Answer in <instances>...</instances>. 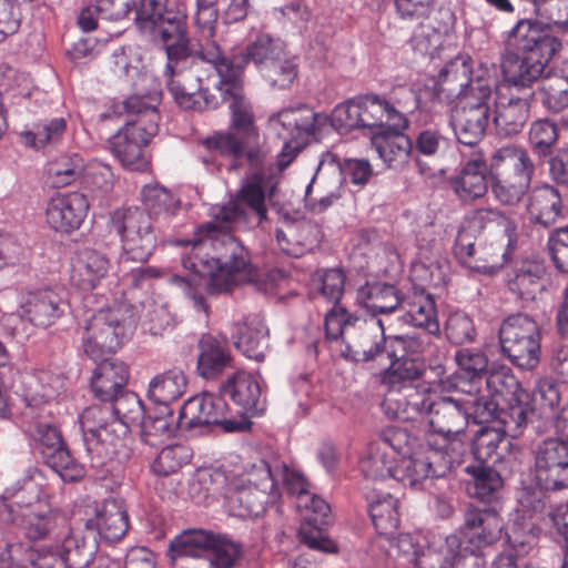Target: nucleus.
I'll return each mask as SVG.
<instances>
[{
    "label": "nucleus",
    "mask_w": 568,
    "mask_h": 568,
    "mask_svg": "<svg viewBox=\"0 0 568 568\" xmlns=\"http://www.w3.org/2000/svg\"><path fill=\"white\" fill-rule=\"evenodd\" d=\"M211 209L212 222L201 225L197 239L192 243L190 252L182 258L184 268L193 272L186 277L174 275L172 283L193 302V306L209 315L210 306L201 293L202 277H206L205 291L212 296L227 294L234 287L256 281L260 288L273 292L288 281L284 270L273 268L260 275L252 265L247 250L232 234L235 231L248 229L253 221L262 223L266 215L258 220L246 203L240 209L245 213L244 222L222 220L216 211Z\"/></svg>",
    "instance_id": "f257e3e1"
},
{
    "label": "nucleus",
    "mask_w": 568,
    "mask_h": 568,
    "mask_svg": "<svg viewBox=\"0 0 568 568\" xmlns=\"http://www.w3.org/2000/svg\"><path fill=\"white\" fill-rule=\"evenodd\" d=\"M219 81L215 84L230 112V128L226 132H216L202 141L206 150L231 159V169H237L245 160L251 169L234 200L216 211L222 220L244 222L245 213L240 204L246 203L258 220L265 216L266 195L272 199L276 192L277 174L268 152L261 140L255 123V112L251 100L244 92V79H241V65L227 69L222 64L214 69Z\"/></svg>",
    "instance_id": "f03ea898"
},
{
    "label": "nucleus",
    "mask_w": 568,
    "mask_h": 568,
    "mask_svg": "<svg viewBox=\"0 0 568 568\" xmlns=\"http://www.w3.org/2000/svg\"><path fill=\"white\" fill-rule=\"evenodd\" d=\"M561 49V41L549 26L524 19L509 31L501 55V71L507 83L529 88L545 77L546 68Z\"/></svg>",
    "instance_id": "7ed1b4c3"
},
{
    "label": "nucleus",
    "mask_w": 568,
    "mask_h": 568,
    "mask_svg": "<svg viewBox=\"0 0 568 568\" xmlns=\"http://www.w3.org/2000/svg\"><path fill=\"white\" fill-rule=\"evenodd\" d=\"M400 417H426L433 432L446 442L444 449L460 460L465 450L464 436L469 424V403L458 396H437L429 392L410 390L400 404Z\"/></svg>",
    "instance_id": "20e7f679"
},
{
    "label": "nucleus",
    "mask_w": 568,
    "mask_h": 568,
    "mask_svg": "<svg viewBox=\"0 0 568 568\" xmlns=\"http://www.w3.org/2000/svg\"><path fill=\"white\" fill-rule=\"evenodd\" d=\"M325 331L327 338L344 341L343 356L348 361L367 363L383 352L387 353V336L382 318L368 322L343 306H335L325 315Z\"/></svg>",
    "instance_id": "39448f33"
},
{
    "label": "nucleus",
    "mask_w": 568,
    "mask_h": 568,
    "mask_svg": "<svg viewBox=\"0 0 568 568\" xmlns=\"http://www.w3.org/2000/svg\"><path fill=\"white\" fill-rule=\"evenodd\" d=\"M491 193L503 205L515 206L530 187L535 164L528 152L517 145H506L490 159Z\"/></svg>",
    "instance_id": "423d86ee"
},
{
    "label": "nucleus",
    "mask_w": 568,
    "mask_h": 568,
    "mask_svg": "<svg viewBox=\"0 0 568 568\" xmlns=\"http://www.w3.org/2000/svg\"><path fill=\"white\" fill-rule=\"evenodd\" d=\"M49 414L23 410V430L34 442L47 466L62 480L77 481L84 476V467L72 457L61 432L49 420Z\"/></svg>",
    "instance_id": "0eeeda50"
},
{
    "label": "nucleus",
    "mask_w": 568,
    "mask_h": 568,
    "mask_svg": "<svg viewBox=\"0 0 568 568\" xmlns=\"http://www.w3.org/2000/svg\"><path fill=\"white\" fill-rule=\"evenodd\" d=\"M491 87L481 81L460 98L450 115V125L457 141L467 146L477 145L491 123Z\"/></svg>",
    "instance_id": "6e6552de"
},
{
    "label": "nucleus",
    "mask_w": 568,
    "mask_h": 568,
    "mask_svg": "<svg viewBox=\"0 0 568 568\" xmlns=\"http://www.w3.org/2000/svg\"><path fill=\"white\" fill-rule=\"evenodd\" d=\"M541 332L535 318L526 313L510 314L499 327L501 353L520 369H534L540 361Z\"/></svg>",
    "instance_id": "1a4fd4ad"
},
{
    "label": "nucleus",
    "mask_w": 568,
    "mask_h": 568,
    "mask_svg": "<svg viewBox=\"0 0 568 568\" xmlns=\"http://www.w3.org/2000/svg\"><path fill=\"white\" fill-rule=\"evenodd\" d=\"M555 427L561 437L547 438L535 450V478L542 488L561 490L568 488V405Z\"/></svg>",
    "instance_id": "9d476101"
},
{
    "label": "nucleus",
    "mask_w": 568,
    "mask_h": 568,
    "mask_svg": "<svg viewBox=\"0 0 568 568\" xmlns=\"http://www.w3.org/2000/svg\"><path fill=\"white\" fill-rule=\"evenodd\" d=\"M486 390L500 400L501 417L507 428L513 433H521L527 425L528 416L532 414L529 395L506 365H494L485 376Z\"/></svg>",
    "instance_id": "9b49d317"
},
{
    "label": "nucleus",
    "mask_w": 568,
    "mask_h": 568,
    "mask_svg": "<svg viewBox=\"0 0 568 568\" xmlns=\"http://www.w3.org/2000/svg\"><path fill=\"white\" fill-rule=\"evenodd\" d=\"M111 225L121 237L123 258L146 262L156 244L150 213L139 207L118 209Z\"/></svg>",
    "instance_id": "f8f14e48"
},
{
    "label": "nucleus",
    "mask_w": 568,
    "mask_h": 568,
    "mask_svg": "<svg viewBox=\"0 0 568 568\" xmlns=\"http://www.w3.org/2000/svg\"><path fill=\"white\" fill-rule=\"evenodd\" d=\"M248 485L230 490L226 507L232 516L251 518L262 515L268 504H274L281 496L274 490V479L267 468V462L261 460L248 474Z\"/></svg>",
    "instance_id": "ddd939ff"
},
{
    "label": "nucleus",
    "mask_w": 568,
    "mask_h": 568,
    "mask_svg": "<svg viewBox=\"0 0 568 568\" xmlns=\"http://www.w3.org/2000/svg\"><path fill=\"white\" fill-rule=\"evenodd\" d=\"M130 324L120 307L100 310L85 326L83 351L93 362L114 354L128 337Z\"/></svg>",
    "instance_id": "4468645a"
},
{
    "label": "nucleus",
    "mask_w": 568,
    "mask_h": 568,
    "mask_svg": "<svg viewBox=\"0 0 568 568\" xmlns=\"http://www.w3.org/2000/svg\"><path fill=\"white\" fill-rule=\"evenodd\" d=\"M201 54L213 63V69H219L222 64H225L227 69L233 68L235 64L241 65V79H243L245 67L250 61L261 72L264 68L283 58L287 52L281 39L263 33L257 36L246 47L245 52L227 55L219 42L210 41L202 49Z\"/></svg>",
    "instance_id": "2eb2a0df"
},
{
    "label": "nucleus",
    "mask_w": 568,
    "mask_h": 568,
    "mask_svg": "<svg viewBox=\"0 0 568 568\" xmlns=\"http://www.w3.org/2000/svg\"><path fill=\"white\" fill-rule=\"evenodd\" d=\"M460 463L447 449L437 448L428 440L418 450L402 456L396 463L395 480L405 486L416 487L430 477L445 476L455 464Z\"/></svg>",
    "instance_id": "dca6fc26"
},
{
    "label": "nucleus",
    "mask_w": 568,
    "mask_h": 568,
    "mask_svg": "<svg viewBox=\"0 0 568 568\" xmlns=\"http://www.w3.org/2000/svg\"><path fill=\"white\" fill-rule=\"evenodd\" d=\"M229 406L222 396L204 392L189 398L180 409L181 430L210 425L221 426L224 432H241L246 428L244 419L227 418Z\"/></svg>",
    "instance_id": "f3484780"
},
{
    "label": "nucleus",
    "mask_w": 568,
    "mask_h": 568,
    "mask_svg": "<svg viewBox=\"0 0 568 568\" xmlns=\"http://www.w3.org/2000/svg\"><path fill=\"white\" fill-rule=\"evenodd\" d=\"M454 254L456 258L473 271L484 274L497 273L508 261V252L503 242L490 241L470 232H459Z\"/></svg>",
    "instance_id": "a211bd4d"
},
{
    "label": "nucleus",
    "mask_w": 568,
    "mask_h": 568,
    "mask_svg": "<svg viewBox=\"0 0 568 568\" xmlns=\"http://www.w3.org/2000/svg\"><path fill=\"white\" fill-rule=\"evenodd\" d=\"M148 126L125 124L110 140L109 144L113 154L121 164L131 171L144 172L150 168L151 155L148 144L158 134L154 122L149 121Z\"/></svg>",
    "instance_id": "6ab92c4d"
},
{
    "label": "nucleus",
    "mask_w": 568,
    "mask_h": 568,
    "mask_svg": "<svg viewBox=\"0 0 568 568\" xmlns=\"http://www.w3.org/2000/svg\"><path fill=\"white\" fill-rule=\"evenodd\" d=\"M503 521L493 508L467 507L464 513V524L460 527L462 550L468 556L500 539Z\"/></svg>",
    "instance_id": "aec40b11"
},
{
    "label": "nucleus",
    "mask_w": 568,
    "mask_h": 568,
    "mask_svg": "<svg viewBox=\"0 0 568 568\" xmlns=\"http://www.w3.org/2000/svg\"><path fill=\"white\" fill-rule=\"evenodd\" d=\"M504 87L496 92L494 101V115L491 123L495 126L497 135L510 138L521 132L530 116V98L532 92H525L518 95L507 88L508 93L504 92Z\"/></svg>",
    "instance_id": "412c9836"
},
{
    "label": "nucleus",
    "mask_w": 568,
    "mask_h": 568,
    "mask_svg": "<svg viewBox=\"0 0 568 568\" xmlns=\"http://www.w3.org/2000/svg\"><path fill=\"white\" fill-rule=\"evenodd\" d=\"M298 507L306 510L304 521L298 529L301 542L311 549L334 552L335 544L324 532V526L329 523V505L323 498L307 493L302 495Z\"/></svg>",
    "instance_id": "4be33fe9"
},
{
    "label": "nucleus",
    "mask_w": 568,
    "mask_h": 568,
    "mask_svg": "<svg viewBox=\"0 0 568 568\" xmlns=\"http://www.w3.org/2000/svg\"><path fill=\"white\" fill-rule=\"evenodd\" d=\"M334 155L327 154L320 163L315 175L306 187L305 201L312 211L322 213L338 201L345 189L341 171L334 165Z\"/></svg>",
    "instance_id": "5701e85b"
},
{
    "label": "nucleus",
    "mask_w": 568,
    "mask_h": 568,
    "mask_svg": "<svg viewBox=\"0 0 568 568\" xmlns=\"http://www.w3.org/2000/svg\"><path fill=\"white\" fill-rule=\"evenodd\" d=\"M207 42L196 40V48H186L181 44L166 47L169 61L165 74L168 75V87L194 88L209 92V87L205 85L204 80L199 75L197 65L186 67V60L190 57H196L213 68V63L201 54L202 49H204Z\"/></svg>",
    "instance_id": "b1692460"
},
{
    "label": "nucleus",
    "mask_w": 568,
    "mask_h": 568,
    "mask_svg": "<svg viewBox=\"0 0 568 568\" xmlns=\"http://www.w3.org/2000/svg\"><path fill=\"white\" fill-rule=\"evenodd\" d=\"M3 520L21 526L26 537L32 541H58L62 530L67 528V518L49 504L36 506L29 511Z\"/></svg>",
    "instance_id": "393cba45"
},
{
    "label": "nucleus",
    "mask_w": 568,
    "mask_h": 568,
    "mask_svg": "<svg viewBox=\"0 0 568 568\" xmlns=\"http://www.w3.org/2000/svg\"><path fill=\"white\" fill-rule=\"evenodd\" d=\"M89 210L87 196L72 192L52 197L47 205V223L55 231L71 233L78 230Z\"/></svg>",
    "instance_id": "a878e982"
},
{
    "label": "nucleus",
    "mask_w": 568,
    "mask_h": 568,
    "mask_svg": "<svg viewBox=\"0 0 568 568\" xmlns=\"http://www.w3.org/2000/svg\"><path fill=\"white\" fill-rule=\"evenodd\" d=\"M21 307L33 325L48 327L65 314L69 303L62 292L44 287L28 292Z\"/></svg>",
    "instance_id": "bb28decb"
},
{
    "label": "nucleus",
    "mask_w": 568,
    "mask_h": 568,
    "mask_svg": "<svg viewBox=\"0 0 568 568\" xmlns=\"http://www.w3.org/2000/svg\"><path fill=\"white\" fill-rule=\"evenodd\" d=\"M220 392L229 396L240 407L242 414L255 416L265 410L262 387L246 372L234 373L220 386Z\"/></svg>",
    "instance_id": "cd10ccee"
},
{
    "label": "nucleus",
    "mask_w": 568,
    "mask_h": 568,
    "mask_svg": "<svg viewBox=\"0 0 568 568\" xmlns=\"http://www.w3.org/2000/svg\"><path fill=\"white\" fill-rule=\"evenodd\" d=\"M80 426L84 446H90L95 450H98V443H100L99 432L101 429L109 427L104 440L106 449L112 447L118 432H125V426L114 417L108 405H93L85 408L80 415Z\"/></svg>",
    "instance_id": "c85d7f7f"
},
{
    "label": "nucleus",
    "mask_w": 568,
    "mask_h": 568,
    "mask_svg": "<svg viewBox=\"0 0 568 568\" xmlns=\"http://www.w3.org/2000/svg\"><path fill=\"white\" fill-rule=\"evenodd\" d=\"M479 557L468 556L462 550L458 536L446 538L438 548H427L416 558V568H479Z\"/></svg>",
    "instance_id": "c756f323"
},
{
    "label": "nucleus",
    "mask_w": 568,
    "mask_h": 568,
    "mask_svg": "<svg viewBox=\"0 0 568 568\" xmlns=\"http://www.w3.org/2000/svg\"><path fill=\"white\" fill-rule=\"evenodd\" d=\"M275 237L284 253L298 257L320 243V230L306 220H284L276 227Z\"/></svg>",
    "instance_id": "7c9ffc66"
},
{
    "label": "nucleus",
    "mask_w": 568,
    "mask_h": 568,
    "mask_svg": "<svg viewBox=\"0 0 568 568\" xmlns=\"http://www.w3.org/2000/svg\"><path fill=\"white\" fill-rule=\"evenodd\" d=\"M452 24L453 16L447 10L427 16L417 23L412 32L409 38L412 49L422 55H433L442 45Z\"/></svg>",
    "instance_id": "2f4dec72"
},
{
    "label": "nucleus",
    "mask_w": 568,
    "mask_h": 568,
    "mask_svg": "<svg viewBox=\"0 0 568 568\" xmlns=\"http://www.w3.org/2000/svg\"><path fill=\"white\" fill-rule=\"evenodd\" d=\"M91 378V389L97 398L102 402H109L120 392L125 389L129 381V367L118 358L104 356L95 362Z\"/></svg>",
    "instance_id": "473e14b6"
},
{
    "label": "nucleus",
    "mask_w": 568,
    "mask_h": 568,
    "mask_svg": "<svg viewBox=\"0 0 568 568\" xmlns=\"http://www.w3.org/2000/svg\"><path fill=\"white\" fill-rule=\"evenodd\" d=\"M85 528L98 534L108 541H118L129 530V516L124 503L120 499H105L97 509L94 518L85 523Z\"/></svg>",
    "instance_id": "72a5a7b5"
},
{
    "label": "nucleus",
    "mask_w": 568,
    "mask_h": 568,
    "mask_svg": "<svg viewBox=\"0 0 568 568\" xmlns=\"http://www.w3.org/2000/svg\"><path fill=\"white\" fill-rule=\"evenodd\" d=\"M59 554L71 568H85L93 560L98 542L93 530L67 528L62 530Z\"/></svg>",
    "instance_id": "f704fd0d"
},
{
    "label": "nucleus",
    "mask_w": 568,
    "mask_h": 568,
    "mask_svg": "<svg viewBox=\"0 0 568 568\" xmlns=\"http://www.w3.org/2000/svg\"><path fill=\"white\" fill-rule=\"evenodd\" d=\"M547 490L539 485L538 487L526 488L519 498V503L529 518L535 520V529L552 536L554 526L558 525L562 506L554 508L550 505Z\"/></svg>",
    "instance_id": "c9c22d12"
},
{
    "label": "nucleus",
    "mask_w": 568,
    "mask_h": 568,
    "mask_svg": "<svg viewBox=\"0 0 568 568\" xmlns=\"http://www.w3.org/2000/svg\"><path fill=\"white\" fill-rule=\"evenodd\" d=\"M404 298L395 285L383 282L367 283L357 291L358 303L372 316L399 313Z\"/></svg>",
    "instance_id": "e433bc0d"
},
{
    "label": "nucleus",
    "mask_w": 568,
    "mask_h": 568,
    "mask_svg": "<svg viewBox=\"0 0 568 568\" xmlns=\"http://www.w3.org/2000/svg\"><path fill=\"white\" fill-rule=\"evenodd\" d=\"M235 346L246 357L262 362L268 348V328L258 314H251L235 324Z\"/></svg>",
    "instance_id": "4c0bfd02"
},
{
    "label": "nucleus",
    "mask_w": 568,
    "mask_h": 568,
    "mask_svg": "<svg viewBox=\"0 0 568 568\" xmlns=\"http://www.w3.org/2000/svg\"><path fill=\"white\" fill-rule=\"evenodd\" d=\"M487 163L481 155L468 160L460 172L449 179V184L456 195L465 202L484 196L488 190Z\"/></svg>",
    "instance_id": "58836bf2"
},
{
    "label": "nucleus",
    "mask_w": 568,
    "mask_h": 568,
    "mask_svg": "<svg viewBox=\"0 0 568 568\" xmlns=\"http://www.w3.org/2000/svg\"><path fill=\"white\" fill-rule=\"evenodd\" d=\"M23 400L24 410L34 413L48 412L47 404L54 399L63 387V379L59 374L50 371H38L26 381Z\"/></svg>",
    "instance_id": "ea45409f"
},
{
    "label": "nucleus",
    "mask_w": 568,
    "mask_h": 568,
    "mask_svg": "<svg viewBox=\"0 0 568 568\" xmlns=\"http://www.w3.org/2000/svg\"><path fill=\"white\" fill-rule=\"evenodd\" d=\"M364 489L374 527L381 535L392 536L399 526L398 500L376 487L366 485Z\"/></svg>",
    "instance_id": "a19ab883"
},
{
    "label": "nucleus",
    "mask_w": 568,
    "mask_h": 568,
    "mask_svg": "<svg viewBox=\"0 0 568 568\" xmlns=\"http://www.w3.org/2000/svg\"><path fill=\"white\" fill-rule=\"evenodd\" d=\"M521 433L513 434L506 425L480 428L473 440V454L481 464L501 463L504 453L510 445L506 436L517 437Z\"/></svg>",
    "instance_id": "79ce46f5"
},
{
    "label": "nucleus",
    "mask_w": 568,
    "mask_h": 568,
    "mask_svg": "<svg viewBox=\"0 0 568 568\" xmlns=\"http://www.w3.org/2000/svg\"><path fill=\"white\" fill-rule=\"evenodd\" d=\"M43 476L36 469L28 470L26 477L18 481L19 487L12 493V501L3 506L2 519L29 511L33 507L48 504L43 498Z\"/></svg>",
    "instance_id": "37998d69"
},
{
    "label": "nucleus",
    "mask_w": 568,
    "mask_h": 568,
    "mask_svg": "<svg viewBox=\"0 0 568 568\" xmlns=\"http://www.w3.org/2000/svg\"><path fill=\"white\" fill-rule=\"evenodd\" d=\"M434 355L438 368L442 367V358L445 354L434 344L429 335H389L387 336L388 358H419L420 355Z\"/></svg>",
    "instance_id": "c03bdc74"
},
{
    "label": "nucleus",
    "mask_w": 568,
    "mask_h": 568,
    "mask_svg": "<svg viewBox=\"0 0 568 568\" xmlns=\"http://www.w3.org/2000/svg\"><path fill=\"white\" fill-rule=\"evenodd\" d=\"M108 256L94 248L85 247L78 253L72 280L83 291L93 290L109 273Z\"/></svg>",
    "instance_id": "a18cd8bd"
},
{
    "label": "nucleus",
    "mask_w": 568,
    "mask_h": 568,
    "mask_svg": "<svg viewBox=\"0 0 568 568\" xmlns=\"http://www.w3.org/2000/svg\"><path fill=\"white\" fill-rule=\"evenodd\" d=\"M546 264L540 260H525L508 280L509 290L520 298L532 301L545 288Z\"/></svg>",
    "instance_id": "49530a36"
},
{
    "label": "nucleus",
    "mask_w": 568,
    "mask_h": 568,
    "mask_svg": "<svg viewBox=\"0 0 568 568\" xmlns=\"http://www.w3.org/2000/svg\"><path fill=\"white\" fill-rule=\"evenodd\" d=\"M403 131L404 130L376 131L372 136V145L379 158L388 166L394 169L404 165L413 151V143Z\"/></svg>",
    "instance_id": "de8ad7c7"
},
{
    "label": "nucleus",
    "mask_w": 568,
    "mask_h": 568,
    "mask_svg": "<svg viewBox=\"0 0 568 568\" xmlns=\"http://www.w3.org/2000/svg\"><path fill=\"white\" fill-rule=\"evenodd\" d=\"M197 372L209 379L215 378L231 364V355L225 342L213 335H203L199 341Z\"/></svg>",
    "instance_id": "09e8293b"
},
{
    "label": "nucleus",
    "mask_w": 568,
    "mask_h": 568,
    "mask_svg": "<svg viewBox=\"0 0 568 568\" xmlns=\"http://www.w3.org/2000/svg\"><path fill=\"white\" fill-rule=\"evenodd\" d=\"M399 313L405 323L424 328L429 335L440 332L435 301L429 294H414L412 298H404Z\"/></svg>",
    "instance_id": "8fccbe9b"
},
{
    "label": "nucleus",
    "mask_w": 568,
    "mask_h": 568,
    "mask_svg": "<svg viewBox=\"0 0 568 568\" xmlns=\"http://www.w3.org/2000/svg\"><path fill=\"white\" fill-rule=\"evenodd\" d=\"M527 210L539 224L549 226L561 214V196L551 185L535 187L528 197Z\"/></svg>",
    "instance_id": "3c124183"
},
{
    "label": "nucleus",
    "mask_w": 568,
    "mask_h": 568,
    "mask_svg": "<svg viewBox=\"0 0 568 568\" xmlns=\"http://www.w3.org/2000/svg\"><path fill=\"white\" fill-rule=\"evenodd\" d=\"M219 535L204 529H187L171 540L169 556L176 561L184 557H199L202 551H210Z\"/></svg>",
    "instance_id": "603ef678"
},
{
    "label": "nucleus",
    "mask_w": 568,
    "mask_h": 568,
    "mask_svg": "<svg viewBox=\"0 0 568 568\" xmlns=\"http://www.w3.org/2000/svg\"><path fill=\"white\" fill-rule=\"evenodd\" d=\"M219 535L204 529H187L171 540L169 556L176 561L184 557H199L202 551H210Z\"/></svg>",
    "instance_id": "864d4df0"
},
{
    "label": "nucleus",
    "mask_w": 568,
    "mask_h": 568,
    "mask_svg": "<svg viewBox=\"0 0 568 568\" xmlns=\"http://www.w3.org/2000/svg\"><path fill=\"white\" fill-rule=\"evenodd\" d=\"M219 535L204 529H187L171 540L169 556L176 561L184 557H199L202 551H210Z\"/></svg>",
    "instance_id": "5fc2aeb1"
},
{
    "label": "nucleus",
    "mask_w": 568,
    "mask_h": 568,
    "mask_svg": "<svg viewBox=\"0 0 568 568\" xmlns=\"http://www.w3.org/2000/svg\"><path fill=\"white\" fill-rule=\"evenodd\" d=\"M363 128L384 130H400V116L392 113L390 104L385 98L376 94H366L361 99Z\"/></svg>",
    "instance_id": "6e6d98bb"
},
{
    "label": "nucleus",
    "mask_w": 568,
    "mask_h": 568,
    "mask_svg": "<svg viewBox=\"0 0 568 568\" xmlns=\"http://www.w3.org/2000/svg\"><path fill=\"white\" fill-rule=\"evenodd\" d=\"M141 437L150 446H158L181 429L179 417L175 419L168 406L159 407L154 415L142 418Z\"/></svg>",
    "instance_id": "4d7b16f0"
},
{
    "label": "nucleus",
    "mask_w": 568,
    "mask_h": 568,
    "mask_svg": "<svg viewBox=\"0 0 568 568\" xmlns=\"http://www.w3.org/2000/svg\"><path fill=\"white\" fill-rule=\"evenodd\" d=\"M186 389V377L181 369H170L161 375L155 376L149 385V397L159 407L180 398Z\"/></svg>",
    "instance_id": "13d9d810"
},
{
    "label": "nucleus",
    "mask_w": 568,
    "mask_h": 568,
    "mask_svg": "<svg viewBox=\"0 0 568 568\" xmlns=\"http://www.w3.org/2000/svg\"><path fill=\"white\" fill-rule=\"evenodd\" d=\"M154 40H162L164 43L172 41L170 45H183L196 48V40L186 38V16L181 11L170 10L155 23L154 30H149Z\"/></svg>",
    "instance_id": "bf43d9fd"
},
{
    "label": "nucleus",
    "mask_w": 568,
    "mask_h": 568,
    "mask_svg": "<svg viewBox=\"0 0 568 568\" xmlns=\"http://www.w3.org/2000/svg\"><path fill=\"white\" fill-rule=\"evenodd\" d=\"M471 69L468 62L462 58L450 60L438 74V85L440 91H447L450 95L463 97L470 90Z\"/></svg>",
    "instance_id": "052dcab7"
},
{
    "label": "nucleus",
    "mask_w": 568,
    "mask_h": 568,
    "mask_svg": "<svg viewBox=\"0 0 568 568\" xmlns=\"http://www.w3.org/2000/svg\"><path fill=\"white\" fill-rule=\"evenodd\" d=\"M398 459L385 452L384 445L371 444L368 454L361 460V470L366 479L384 480L395 479L396 463Z\"/></svg>",
    "instance_id": "680f3d73"
},
{
    "label": "nucleus",
    "mask_w": 568,
    "mask_h": 568,
    "mask_svg": "<svg viewBox=\"0 0 568 568\" xmlns=\"http://www.w3.org/2000/svg\"><path fill=\"white\" fill-rule=\"evenodd\" d=\"M455 361L459 369L470 382L469 388H462V390L468 395H471L475 390L478 392L479 387L477 385L489 372L488 358L485 353L477 349L463 348L456 352Z\"/></svg>",
    "instance_id": "e2e57ef3"
},
{
    "label": "nucleus",
    "mask_w": 568,
    "mask_h": 568,
    "mask_svg": "<svg viewBox=\"0 0 568 568\" xmlns=\"http://www.w3.org/2000/svg\"><path fill=\"white\" fill-rule=\"evenodd\" d=\"M84 161L79 154L62 155L48 166V175L52 186L64 187L83 178Z\"/></svg>",
    "instance_id": "0e129e2a"
},
{
    "label": "nucleus",
    "mask_w": 568,
    "mask_h": 568,
    "mask_svg": "<svg viewBox=\"0 0 568 568\" xmlns=\"http://www.w3.org/2000/svg\"><path fill=\"white\" fill-rule=\"evenodd\" d=\"M389 359L390 365L383 375V383L392 388L417 381L425 374L426 365L420 358Z\"/></svg>",
    "instance_id": "69168bd1"
},
{
    "label": "nucleus",
    "mask_w": 568,
    "mask_h": 568,
    "mask_svg": "<svg viewBox=\"0 0 568 568\" xmlns=\"http://www.w3.org/2000/svg\"><path fill=\"white\" fill-rule=\"evenodd\" d=\"M538 94L546 109L560 112L568 108V79L561 75H545L538 89Z\"/></svg>",
    "instance_id": "338daca9"
},
{
    "label": "nucleus",
    "mask_w": 568,
    "mask_h": 568,
    "mask_svg": "<svg viewBox=\"0 0 568 568\" xmlns=\"http://www.w3.org/2000/svg\"><path fill=\"white\" fill-rule=\"evenodd\" d=\"M467 471L474 478L471 494L483 501H490L503 487L500 474L486 464L468 466Z\"/></svg>",
    "instance_id": "774afa93"
}]
</instances>
